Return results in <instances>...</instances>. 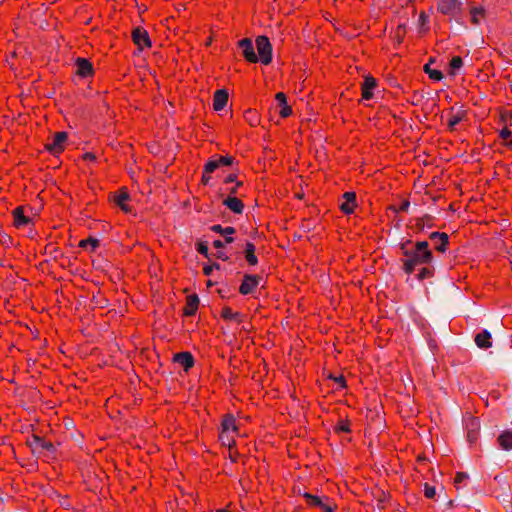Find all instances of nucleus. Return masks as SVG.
<instances>
[{
    "label": "nucleus",
    "mask_w": 512,
    "mask_h": 512,
    "mask_svg": "<svg viewBox=\"0 0 512 512\" xmlns=\"http://www.w3.org/2000/svg\"><path fill=\"white\" fill-rule=\"evenodd\" d=\"M399 249L404 256L401 259L402 269L407 275L414 273L418 266L431 265L434 255L428 241L405 240L399 244Z\"/></svg>",
    "instance_id": "f257e3e1"
},
{
    "label": "nucleus",
    "mask_w": 512,
    "mask_h": 512,
    "mask_svg": "<svg viewBox=\"0 0 512 512\" xmlns=\"http://www.w3.org/2000/svg\"><path fill=\"white\" fill-rule=\"evenodd\" d=\"M27 443L33 453H45L47 456H54L56 453L55 445L38 435H32L31 438L28 439Z\"/></svg>",
    "instance_id": "f03ea898"
},
{
    "label": "nucleus",
    "mask_w": 512,
    "mask_h": 512,
    "mask_svg": "<svg viewBox=\"0 0 512 512\" xmlns=\"http://www.w3.org/2000/svg\"><path fill=\"white\" fill-rule=\"evenodd\" d=\"M256 47L258 51V61L263 65H268L272 61V45L267 36L261 35L256 38Z\"/></svg>",
    "instance_id": "7ed1b4c3"
},
{
    "label": "nucleus",
    "mask_w": 512,
    "mask_h": 512,
    "mask_svg": "<svg viewBox=\"0 0 512 512\" xmlns=\"http://www.w3.org/2000/svg\"><path fill=\"white\" fill-rule=\"evenodd\" d=\"M462 9V0H437V10L443 15L457 18Z\"/></svg>",
    "instance_id": "20e7f679"
},
{
    "label": "nucleus",
    "mask_w": 512,
    "mask_h": 512,
    "mask_svg": "<svg viewBox=\"0 0 512 512\" xmlns=\"http://www.w3.org/2000/svg\"><path fill=\"white\" fill-rule=\"evenodd\" d=\"M466 436L469 443L477 441L480 431V421L477 417L468 416L464 419Z\"/></svg>",
    "instance_id": "39448f33"
},
{
    "label": "nucleus",
    "mask_w": 512,
    "mask_h": 512,
    "mask_svg": "<svg viewBox=\"0 0 512 512\" xmlns=\"http://www.w3.org/2000/svg\"><path fill=\"white\" fill-rule=\"evenodd\" d=\"M68 139V134L65 131L57 132L52 142L45 145L46 150L53 154L58 155L64 150V144Z\"/></svg>",
    "instance_id": "423d86ee"
},
{
    "label": "nucleus",
    "mask_w": 512,
    "mask_h": 512,
    "mask_svg": "<svg viewBox=\"0 0 512 512\" xmlns=\"http://www.w3.org/2000/svg\"><path fill=\"white\" fill-rule=\"evenodd\" d=\"M429 239L433 243V248L437 252L445 253L448 250L450 241L449 235L445 232H432L429 234Z\"/></svg>",
    "instance_id": "0eeeda50"
},
{
    "label": "nucleus",
    "mask_w": 512,
    "mask_h": 512,
    "mask_svg": "<svg viewBox=\"0 0 512 512\" xmlns=\"http://www.w3.org/2000/svg\"><path fill=\"white\" fill-rule=\"evenodd\" d=\"M261 277L258 275L245 274L243 281L239 287V292L242 295L251 294L259 285Z\"/></svg>",
    "instance_id": "6e6552de"
},
{
    "label": "nucleus",
    "mask_w": 512,
    "mask_h": 512,
    "mask_svg": "<svg viewBox=\"0 0 512 512\" xmlns=\"http://www.w3.org/2000/svg\"><path fill=\"white\" fill-rule=\"evenodd\" d=\"M238 47L242 50L243 57L250 63L258 62V56L255 53L252 40L243 38L238 42Z\"/></svg>",
    "instance_id": "1a4fd4ad"
},
{
    "label": "nucleus",
    "mask_w": 512,
    "mask_h": 512,
    "mask_svg": "<svg viewBox=\"0 0 512 512\" xmlns=\"http://www.w3.org/2000/svg\"><path fill=\"white\" fill-rule=\"evenodd\" d=\"M132 39L134 44L137 45L140 50L151 46V40L148 32L141 27H136L133 29Z\"/></svg>",
    "instance_id": "9d476101"
},
{
    "label": "nucleus",
    "mask_w": 512,
    "mask_h": 512,
    "mask_svg": "<svg viewBox=\"0 0 512 512\" xmlns=\"http://www.w3.org/2000/svg\"><path fill=\"white\" fill-rule=\"evenodd\" d=\"M173 361L181 365L185 371L190 370L195 364L193 355L188 351L176 353L173 356Z\"/></svg>",
    "instance_id": "9b49d317"
},
{
    "label": "nucleus",
    "mask_w": 512,
    "mask_h": 512,
    "mask_svg": "<svg viewBox=\"0 0 512 512\" xmlns=\"http://www.w3.org/2000/svg\"><path fill=\"white\" fill-rule=\"evenodd\" d=\"M76 67H77V74L82 78H87L89 76H92L94 73V69L92 66V63L86 59L78 57L76 59Z\"/></svg>",
    "instance_id": "f8f14e48"
},
{
    "label": "nucleus",
    "mask_w": 512,
    "mask_h": 512,
    "mask_svg": "<svg viewBox=\"0 0 512 512\" xmlns=\"http://www.w3.org/2000/svg\"><path fill=\"white\" fill-rule=\"evenodd\" d=\"M344 202L340 205V209L344 214H352L356 207V193L352 191L343 194Z\"/></svg>",
    "instance_id": "ddd939ff"
},
{
    "label": "nucleus",
    "mask_w": 512,
    "mask_h": 512,
    "mask_svg": "<svg viewBox=\"0 0 512 512\" xmlns=\"http://www.w3.org/2000/svg\"><path fill=\"white\" fill-rule=\"evenodd\" d=\"M377 86V81L371 75H367L362 83V98L364 100H370L373 98V90Z\"/></svg>",
    "instance_id": "4468645a"
},
{
    "label": "nucleus",
    "mask_w": 512,
    "mask_h": 512,
    "mask_svg": "<svg viewBox=\"0 0 512 512\" xmlns=\"http://www.w3.org/2000/svg\"><path fill=\"white\" fill-rule=\"evenodd\" d=\"M229 94L226 89H219L213 96V109L221 111L227 105Z\"/></svg>",
    "instance_id": "2eb2a0df"
},
{
    "label": "nucleus",
    "mask_w": 512,
    "mask_h": 512,
    "mask_svg": "<svg viewBox=\"0 0 512 512\" xmlns=\"http://www.w3.org/2000/svg\"><path fill=\"white\" fill-rule=\"evenodd\" d=\"M14 225L17 228L28 226L32 219L24 214V208L22 206L16 207L13 210Z\"/></svg>",
    "instance_id": "dca6fc26"
},
{
    "label": "nucleus",
    "mask_w": 512,
    "mask_h": 512,
    "mask_svg": "<svg viewBox=\"0 0 512 512\" xmlns=\"http://www.w3.org/2000/svg\"><path fill=\"white\" fill-rule=\"evenodd\" d=\"M474 341L480 349H488L492 346L491 333L484 329L475 335Z\"/></svg>",
    "instance_id": "f3484780"
},
{
    "label": "nucleus",
    "mask_w": 512,
    "mask_h": 512,
    "mask_svg": "<svg viewBox=\"0 0 512 512\" xmlns=\"http://www.w3.org/2000/svg\"><path fill=\"white\" fill-rule=\"evenodd\" d=\"M129 199L130 195L125 189L120 190L113 197L115 204L125 213H129L131 211V208L126 204Z\"/></svg>",
    "instance_id": "a211bd4d"
},
{
    "label": "nucleus",
    "mask_w": 512,
    "mask_h": 512,
    "mask_svg": "<svg viewBox=\"0 0 512 512\" xmlns=\"http://www.w3.org/2000/svg\"><path fill=\"white\" fill-rule=\"evenodd\" d=\"M243 248L244 257L247 263L250 266H256L258 264V258L255 254V245L250 241H246L243 245Z\"/></svg>",
    "instance_id": "6ab92c4d"
},
{
    "label": "nucleus",
    "mask_w": 512,
    "mask_h": 512,
    "mask_svg": "<svg viewBox=\"0 0 512 512\" xmlns=\"http://www.w3.org/2000/svg\"><path fill=\"white\" fill-rule=\"evenodd\" d=\"M211 230L215 233H219L225 237V243L229 244L234 241V238L231 236L236 232L235 228L232 226L222 227L220 224H216L211 226Z\"/></svg>",
    "instance_id": "aec40b11"
},
{
    "label": "nucleus",
    "mask_w": 512,
    "mask_h": 512,
    "mask_svg": "<svg viewBox=\"0 0 512 512\" xmlns=\"http://www.w3.org/2000/svg\"><path fill=\"white\" fill-rule=\"evenodd\" d=\"M223 205L235 214H241L244 210L243 202L237 197L229 196L223 201Z\"/></svg>",
    "instance_id": "412c9836"
},
{
    "label": "nucleus",
    "mask_w": 512,
    "mask_h": 512,
    "mask_svg": "<svg viewBox=\"0 0 512 512\" xmlns=\"http://www.w3.org/2000/svg\"><path fill=\"white\" fill-rule=\"evenodd\" d=\"M199 306V297L196 294H191L187 297L186 305L184 308L185 316L195 315Z\"/></svg>",
    "instance_id": "4be33fe9"
},
{
    "label": "nucleus",
    "mask_w": 512,
    "mask_h": 512,
    "mask_svg": "<svg viewBox=\"0 0 512 512\" xmlns=\"http://www.w3.org/2000/svg\"><path fill=\"white\" fill-rule=\"evenodd\" d=\"M221 317L227 321H234L237 323H241L243 321L244 316L239 312H234L228 306L224 307L221 312Z\"/></svg>",
    "instance_id": "5701e85b"
},
{
    "label": "nucleus",
    "mask_w": 512,
    "mask_h": 512,
    "mask_svg": "<svg viewBox=\"0 0 512 512\" xmlns=\"http://www.w3.org/2000/svg\"><path fill=\"white\" fill-rule=\"evenodd\" d=\"M221 428H222L221 430H223V431L237 432L238 431V427L236 425L235 417L232 414L225 415L223 420H222V422H221Z\"/></svg>",
    "instance_id": "b1692460"
},
{
    "label": "nucleus",
    "mask_w": 512,
    "mask_h": 512,
    "mask_svg": "<svg viewBox=\"0 0 512 512\" xmlns=\"http://www.w3.org/2000/svg\"><path fill=\"white\" fill-rule=\"evenodd\" d=\"M498 443L503 450H511L512 449V432L504 431L498 437Z\"/></svg>",
    "instance_id": "393cba45"
},
{
    "label": "nucleus",
    "mask_w": 512,
    "mask_h": 512,
    "mask_svg": "<svg viewBox=\"0 0 512 512\" xmlns=\"http://www.w3.org/2000/svg\"><path fill=\"white\" fill-rule=\"evenodd\" d=\"M466 116V111L459 110L457 113L451 115V117L448 120V128L450 131H454L456 129V126L464 120Z\"/></svg>",
    "instance_id": "a878e982"
},
{
    "label": "nucleus",
    "mask_w": 512,
    "mask_h": 512,
    "mask_svg": "<svg viewBox=\"0 0 512 512\" xmlns=\"http://www.w3.org/2000/svg\"><path fill=\"white\" fill-rule=\"evenodd\" d=\"M471 14V22L475 26H479L481 24V19L485 15V10L483 7H473L470 10Z\"/></svg>",
    "instance_id": "bb28decb"
},
{
    "label": "nucleus",
    "mask_w": 512,
    "mask_h": 512,
    "mask_svg": "<svg viewBox=\"0 0 512 512\" xmlns=\"http://www.w3.org/2000/svg\"><path fill=\"white\" fill-rule=\"evenodd\" d=\"M433 60L431 59L429 63L425 64L424 71L426 74H428L429 78L433 81H441L443 79V73L440 70L432 69L430 67V63H432Z\"/></svg>",
    "instance_id": "cd10ccee"
},
{
    "label": "nucleus",
    "mask_w": 512,
    "mask_h": 512,
    "mask_svg": "<svg viewBox=\"0 0 512 512\" xmlns=\"http://www.w3.org/2000/svg\"><path fill=\"white\" fill-rule=\"evenodd\" d=\"M244 119L252 127L257 126L260 122L258 114L251 109L244 112Z\"/></svg>",
    "instance_id": "c85d7f7f"
},
{
    "label": "nucleus",
    "mask_w": 512,
    "mask_h": 512,
    "mask_svg": "<svg viewBox=\"0 0 512 512\" xmlns=\"http://www.w3.org/2000/svg\"><path fill=\"white\" fill-rule=\"evenodd\" d=\"M424 267H422L417 275V279L418 280H424V279H427V278H430L434 275V267L431 265H423Z\"/></svg>",
    "instance_id": "c756f323"
},
{
    "label": "nucleus",
    "mask_w": 512,
    "mask_h": 512,
    "mask_svg": "<svg viewBox=\"0 0 512 512\" xmlns=\"http://www.w3.org/2000/svg\"><path fill=\"white\" fill-rule=\"evenodd\" d=\"M432 220V217L430 215H425L421 218H418L416 220V227L423 231L426 227L427 228H431L432 227V224L430 223Z\"/></svg>",
    "instance_id": "7c9ffc66"
},
{
    "label": "nucleus",
    "mask_w": 512,
    "mask_h": 512,
    "mask_svg": "<svg viewBox=\"0 0 512 512\" xmlns=\"http://www.w3.org/2000/svg\"><path fill=\"white\" fill-rule=\"evenodd\" d=\"M463 66V60L460 56H454L450 61V73L455 75L456 72Z\"/></svg>",
    "instance_id": "2f4dec72"
},
{
    "label": "nucleus",
    "mask_w": 512,
    "mask_h": 512,
    "mask_svg": "<svg viewBox=\"0 0 512 512\" xmlns=\"http://www.w3.org/2000/svg\"><path fill=\"white\" fill-rule=\"evenodd\" d=\"M304 498L307 500L308 504L311 505V506H315V507H322L323 506V502L322 500L316 496V495H312L310 493H305L304 495Z\"/></svg>",
    "instance_id": "473e14b6"
},
{
    "label": "nucleus",
    "mask_w": 512,
    "mask_h": 512,
    "mask_svg": "<svg viewBox=\"0 0 512 512\" xmlns=\"http://www.w3.org/2000/svg\"><path fill=\"white\" fill-rule=\"evenodd\" d=\"M219 440L222 445L231 447L234 444V439L229 435V432L221 430L219 433Z\"/></svg>",
    "instance_id": "72a5a7b5"
},
{
    "label": "nucleus",
    "mask_w": 512,
    "mask_h": 512,
    "mask_svg": "<svg viewBox=\"0 0 512 512\" xmlns=\"http://www.w3.org/2000/svg\"><path fill=\"white\" fill-rule=\"evenodd\" d=\"M196 250L199 254L203 255L206 258H209V249L208 245L204 241H199L196 244Z\"/></svg>",
    "instance_id": "f704fd0d"
},
{
    "label": "nucleus",
    "mask_w": 512,
    "mask_h": 512,
    "mask_svg": "<svg viewBox=\"0 0 512 512\" xmlns=\"http://www.w3.org/2000/svg\"><path fill=\"white\" fill-rule=\"evenodd\" d=\"M335 430L337 432H344V433H349L351 431L350 429V423L347 421V420H340L336 427H335Z\"/></svg>",
    "instance_id": "c9c22d12"
},
{
    "label": "nucleus",
    "mask_w": 512,
    "mask_h": 512,
    "mask_svg": "<svg viewBox=\"0 0 512 512\" xmlns=\"http://www.w3.org/2000/svg\"><path fill=\"white\" fill-rule=\"evenodd\" d=\"M217 168H219L218 166V162L216 159H210L205 165H204V172L205 173H213Z\"/></svg>",
    "instance_id": "e433bc0d"
},
{
    "label": "nucleus",
    "mask_w": 512,
    "mask_h": 512,
    "mask_svg": "<svg viewBox=\"0 0 512 512\" xmlns=\"http://www.w3.org/2000/svg\"><path fill=\"white\" fill-rule=\"evenodd\" d=\"M80 247L86 248L88 245L92 247V250H94L99 245V240L94 238H88L80 241Z\"/></svg>",
    "instance_id": "4c0bfd02"
},
{
    "label": "nucleus",
    "mask_w": 512,
    "mask_h": 512,
    "mask_svg": "<svg viewBox=\"0 0 512 512\" xmlns=\"http://www.w3.org/2000/svg\"><path fill=\"white\" fill-rule=\"evenodd\" d=\"M218 162V166H230L234 163V158L232 156H219L218 159H216Z\"/></svg>",
    "instance_id": "58836bf2"
},
{
    "label": "nucleus",
    "mask_w": 512,
    "mask_h": 512,
    "mask_svg": "<svg viewBox=\"0 0 512 512\" xmlns=\"http://www.w3.org/2000/svg\"><path fill=\"white\" fill-rule=\"evenodd\" d=\"M424 495L428 499H433L436 495V489L434 486H430L429 484L424 485Z\"/></svg>",
    "instance_id": "ea45409f"
},
{
    "label": "nucleus",
    "mask_w": 512,
    "mask_h": 512,
    "mask_svg": "<svg viewBox=\"0 0 512 512\" xmlns=\"http://www.w3.org/2000/svg\"><path fill=\"white\" fill-rule=\"evenodd\" d=\"M410 207V202L408 200H403L398 208L392 206L390 207L395 213L398 212H407Z\"/></svg>",
    "instance_id": "a19ab883"
},
{
    "label": "nucleus",
    "mask_w": 512,
    "mask_h": 512,
    "mask_svg": "<svg viewBox=\"0 0 512 512\" xmlns=\"http://www.w3.org/2000/svg\"><path fill=\"white\" fill-rule=\"evenodd\" d=\"M214 269L219 270L220 269V264L215 262L212 265H206L203 268V272H204V274L206 276H210Z\"/></svg>",
    "instance_id": "79ce46f5"
},
{
    "label": "nucleus",
    "mask_w": 512,
    "mask_h": 512,
    "mask_svg": "<svg viewBox=\"0 0 512 512\" xmlns=\"http://www.w3.org/2000/svg\"><path fill=\"white\" fill-rule=\"evenodd\" d=\"M275 99L279 106L287 105V97L283 92H278L275 96Z\"/></svg>",
    "instance_id": "37998d69"
},
{
    "label": "nucleus",
    "mask_w": 512,
    "mask_h": 512,
    "mask_svg": "<svg viewBox=\"0 0 512 512\" xmlns=\"http://www.w3.org/2000/svg\"><path fill=\"white\" fill-rule=\"evenodd\" d=\"M279 113H280L281 117L286 118L291 115L292 109L287 104V105L281 106V110Z\"/></svg>",
    "instance_id": "c03bdc74"
},
{
    "label": "nucleus",
    "mask_w": 512,
    "mask_h": 512,
    "mask_svg": "<svg viewBox=\"0 0 512 512\" xmlns=\"http://www.w3.org/2000/svg\"><path fill=\"white\" fill-rule=\"evenodd\" d=\"M215 256H216V258H218V259H220L222 261L229 260V256L222 249H218L216 254H215Z\"/></svg>",
    "instance_id": "a18cd8bd"
},
{
    "label": "nucleus",
    "mask_w": 512,
    "mask_h": 512,
    "mask_svg": "<svg viewBox=\"0 0 512 512\" xmlns=\"http://www.w3.org/2000/svg\"><path fill=\"white\" fill-rule=\"evenodd\" d=\"M429 22V17L425 14V12H421L419 15V24L421 26H425Z\"/></svg>",
    "instance_id": "49530a36"
},
{
    "label": "nucleus",
    "mask_w": 512,
    "mask_h": 512,
    "mask_svg": "<svg viewBox=\"0 0 512 512\" xmlns=\"http://www.w3.org/2000/svg\"><path fill=\"white\" fill-rule=\"evenodd\" d=\"M467 478H468L467 474H465L463 472H458L456 477H455V482L456 483H461L464 480H466Z\"/></svg>",
    "instance_id": "de8ad7c7"
},
{
    "label": "nucleus",
    "mask_w": 512,
    "mask_h": 512,
    "mask_svg": "<svg viewBox=\"0 0 512 512\" xmlns=\"http://www.w3.org/2000/svg\"><path fill=\"white\" fill-rule=\"evenodd\" d=\"M511 136V131L507 128H504L500 131V137L502 139H508Z\"/></svg>",
    "instance_id": "09e8293b"
},
{
    "label": "nucleus",
    "mask_w": 512,
    "mask_h": 512,
    "mask_svg": "<svg viewBox=\"0 0 512 512\" xmlns=\"http://www.w3.org/2000/svg\"><path fill=\"white\" fill-rule=\"evenodd\" d=\"M83 158L84 160L86 161H95L96 160V156L95 154L91 153V152H86L84 155H83Z\"/></svg>",
    "instance_id": "8fccbe9b"
},
{
    "label": "nucleus",
    "mask_w": 512,
    "mask_h": 512,
    "mask_svg": "<svg viewBox=\"0 0 512 512\" xmlns=\"http://www.w3.org/2000/svg\"><path fill=\"white\" fill-rule=\"evenodd\" d=\"M225 183H233V182H237V175L236 174H229L225 180H224Z\"/></svg>",
    "instance_id": "3c124183"
},
{
    "label": "nucleus",
    "mask_w": 512,
    "mask_h": 512,
    "mask_svg": "<svg viewBox=\"0 0 512 512\" xmlns=\"http://www.w3.org/2000/svg\"><path fill=\"white\" fill-rule=\"evenodd\" d=\"M224 244H225V241H221L219 239L217 240H214L213 241V246L218 250V249H223L224 248Z\"/></svg>",
    "instance_id": "603ef678"
},
{
    "label": "nucleus",
    "mask_w": 512,
    "mask_h": 512,
    "mask_svg": "<svg viewBox=\"0 0 512 512\" xmlns=\"http://www.w3.org/2000/svg\"><path fill=\"white\" fill-rule=\"evenodd\" d=\"M242 184H243V183H242L241 181H237V182H236L235 187H233V188H231V189H230V194H231V195L236 194V193H237V189H238V187L242 186Z\"/></svg>",
    "instance_id": "864d4df0"
},
{
    "label": "nucleus",
    "mask_w": 512,
    "mask_h": 512,
    "mask_svg": "<svg viewBox=\"0 0 512 512\" xmlns=\"http://www.w3.org/2000/svg\"><path fill=\"white\" fill-rule=\"evenodd\" d=\"M211 177L209 176V173H205L203 171V175H202V182L207 185L210 181Z\"/></svg>",
    "instance_id": "5fc2aeb1"
},
{
    "label": "nucleus",
    "mask_w": 512,
    "mask_h": 512,
    "mask_svg": "<svg viewBox=\"0 0 512 512\" xmlns=\"http://www.w3.org/2000/svg\"><path fill=\"white\" fill-rule=\"evenodd\" d=\"M335 381L341 386V387H345V379L343 376H339L337 378H335Z\"/></svg>",
    "instance_id": "6e6d98bb"
},
{
    "label": "nucleus",
    "mask_w": 512,
    "mask_h": 512,
    "mask_svg": "<svg viewBox=\"0 0 512 512\" xmlns=\"http://www.w3.org/2000/svg\"><path fill=\"white\" fill-rule=\"evenodd\" d=\"M321 509L323 510V512H334L333 508L331 506L326 505V504H323Z\"/></svg>",
    "instance_id": "4d7b16f0"
},
{
    "label": "nucleus",
    "mask_w": 512,
    "mask_h": 512,
    "mask_svg": "<svg viewBox=\"0 0 512 512\" xmlns=\"http://www.w3.org/2000/svg\"><path fill=\"white\" fill-rule=\"evenodd\" d=\"M507 146L512 149V140L507 143Z\"/></svg>",
    "instance_id": "13d9d810"
}]
</instances>
